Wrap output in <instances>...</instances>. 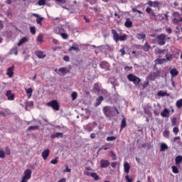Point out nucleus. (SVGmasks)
<instances>
[{"mask_svg":"<svg viewBox=\"0 0 182 182\" xmlns=\"http://www.w3.org/2000/svg\"><path fill=\"white\" fill-rule=\"evenodd\" d=\"M161 117H170V111L167 108H164L161 112Z\"/></svg>","mask_w":182,"mask_h":182,"instance_id":"8","label":"nucleus"},{"mask_svg":"<svg viewBox=\"0 0 182 182\" xmlns=\"http://www.w3.org/2000/svg\"><path fill=\"white\" fill-rule=\"evenodd\" d=\"M147 181L148 182H154V179H151V176H147Z\"/></svg>","mask_w":182,"mask_h":182,"instance_id":"57","label":"nucleus"},{"mask_svg":"<svg viewBox=\"0 0 182 182\" xmlns=\"http://www.w3.org/2000/svg\"><path fill=\"white\" fill-rule=\"evenodd\" d=\"M104 113L107 117H111V116H114V108L111 107H105L103 108Z\"/></svg>","mask_w":182,"mask_h":182,"instance_id":"4","label":"nucleus"},{"mask_svg":"<svg viewBox=\"0 0 182 182\" xmlns=\"http://www.w3.org/2000/svg\"><path fill=\"white\" fill-rule=\"evenodd\" d=\"M151 11H152V9L150 7H148V8L146 9V12L147 14H151Z\"/></svg>","mask_w":182,"mask_h":182,"instance_id":"59","label":"nucleus"},{"mask_svg":"<svg viewBox=\"0 0 182 182\" xmlns=\"http://www.w3.org/2000/svg\"><path fill=\"white\" fill-rule=\"evenodd\" d=\"M170 134V132H168V130H165L163 132V136L164 137H166L168 138V135Z\"/></svg>","mask_w":182,"mask_h":182,"instance_id":"43","label":"nucleus"},{"mask_svg":"<svg viewBox=\"0 0 182 182\" xmlns=\"http://www.w3.org/2000/svg\"><path fill=\"white\" fill-rule=\"evenodd\" d=\"M102 100H103V96H100L97 99V102L95 103V106H99L102 103Z\"/></svg>","mask_w":182,"mask_h":182,"instance_id":"28","label":"nucleus"},{"mask_svg":"<svg viewBox=\"0 0 182 182\" xmlns=\"http://www.w3.org/2000/svg\"><path fill=\"white\" fill-rule=\"evenodd\" d=\"M153 4H154V1H151L150 0L148 1V3L147 4L149 5V6H153Z\"/></svg>","mask_w":182,"mask_h":182,"instance_id":"62","label":"nucleus"},{"mask_svg":"<svg viewBox=\"0 0 182 182\" xmlns=\"http://www.w3.org/2000/svg\"><path fill=\"white\" fill-rule=\"evenodd\" d=\"M171 126H177V118L173 117L171 120Z\"/></svg>","mask_w":182,"mask_h":182,"instance_id":"36","label":"nucleus"},{"mask_svg":"<svg viewBox=\"0 0 182 182\" xmlns=\"http://www.w3.org/2000/svg\"><path fill=\"white\" fill-rule=\"evenodd\" d=\"M71 50H75V52H77L79 50V46H77V44H73V46L70 48V51Z\"/></svg>","mask_w":182,"mask_h":182,"instance_id":"25","label":"nucleus"},{"mask_svg":"<svg viewBox=\"0 0 182 182\" xmlns=\"http://www.w3.org/2000/svg\"><path fill=\"white\" fill-rule=\"evenodd\" d=\"M173 15L174 18H176V19H180V18H182L181 15L178 12H173Z\"/></svg>","mask_w":182,"mask_h":182,"instance_id":"37","label":"nucleus"},{"mask_svg":"<svg viewBox=\"0 0 182 182\" xmlns=\"http://www.w3.org/2000/svg\"><path fill=\"white\" fill-rule=\"evenodd\" d=\"M50 153V151H49V149H45L42 154L41 156L43 159V160H46V159H48V157H49V154Z\"/></svg>","mask_w":182,"mask_h":182,"instance_id":"13","label":"nucleus"},{"mask_svg":"<svg viewBox=\"0 0 182 182\" xmlns=\"http://www.w3.org/2000/svg\"><path fill=\"white\" fill-rule=\"evenodd\" d=\"M156 61H157V63H159V65H161V63H164V62L166 61V59L158 58Z\"/></svg>","mask_w":182,"mask_h":182,"instance_id":"49","label":"nucleus"},{"mask_svg":"<svg viewBox=\"0 0 182 182\" xmlns=\"http://www.w3.org/2000/svg\"><path fill=\"white\" fill-rule=\"evenodd\" d=\"M11 53H14V55H15V56H17L18 55V48L15 47L14 48H12L10 50Z\"/></svg>","mask_w":182,"mask_h":182,"instance_id":"34","label":"nucleus"},{"mask_svg":"<svg viewBox=\"0 0 182 182\" xmlns=\"http://www.w3.org/2000/svg\"><path fill=\"white\" fill-rule=\"evenodd\" d=\"M101 150H109V144H105L104 146L99 149V151Z\"/></svg>","mask_w":182,"mask_h":182,"instance_id":"35","label":"nucleus"},{"mask_svg":"<svg viewBox=\"0 0 182 182\" xmlns=\"http://www.w3.org/2000/svg\"><path fill=\"white\" fill-rule=\"evenodd\" d=\"M136 37L138 38V39H146V34H144V33H138L137 35H136Z\"/></svg>","mask_w":182,"mask_h":182,"instance_id":"32","label":"nucleus"},{"mask_svg":"<svg viewBox=\"0 0 182 182\" xmlns=\"http://www.w3.org/2000/svg\"><path fill=\"white\" fill-rule=\"evenodd\" d=\"M166 150H168V145L167 144L162 142L160 144V151H166Z\"/></svg>","mask_w":182,"mask_h":182,"instance_id":"14","label":"nucleus"},{"mask_svg":"<svg viewBox=\"0 0 182 182\" xmlns=\"http://www.w3.org/2000/svg\"><path fill=\"white\" fill-rule=\"evenodd\" d=\"M15 70V66L12 65L11 67H9L7 68V73L6 75L9 77H13L14 76V71Z\"/></svg>","mask_w":182,"mask_h":182,"instance_id":"7","label":"nucleus"},{"mask_svg":"<svg viewBox=\"0 0 182 182\" xmlns=\"http://www.w3.org/2000/svg\"><path fill=\"white\" fill-rule=\"evenodd\" d=\"M31 177H32V171L26 169L23 173L21 182H28V180H31Z\"/></svg>","mask_w":182,"mask_h":182,"instance_id":"3","label":"nucleus"},{"mask_svg":"<svg viewBox=\"0 0 182 182\" xmlns=\"http://www.w3.org/2000/svg\"><path fill=\"white\" fill-rule=\"evenodd\" d=\"M166 95H167V93L166 92L159 91L158 92V96L163 97V96H166Z\"/></svg>","mask_w":182,"mask_h":182,"instance_id":"46","label":"nucleus"},{"mask_svg":"<svg viewBox=\"0 0 182 182\" xmlns=\"http://www.w3.org/2000/svg\"><path fill=\"white\" fill-rule=\"evenodd\" d=\"M126 119L124 118L122 119V122H121V129H120V132H122V130H123V129H124V127H126Z\"/></svg>","mask_w":182,"mask_h":182,"instance_id":"26","label":"nucleus"},{"mask_svg":"<svg viewBox=\"0 0 182 182\" xmlns=\"http://www.w3.org/2000/svg\"><path fill=\"white\" fill-rule=\"evenodd\" d=\"M60 36L63 38V39H68V38H69V36L66 33H63L60 34Z\"/></svg>","mask_w":182,"mask_h":182,"instance_id":"44","label":"nucleus"},{"mask_svg":"<svg viewBox=\"0 0 182 182\" xmlns=\"http://www.w3.org/2000/svg\"><path fill=\"white\" fill-rule=\"evenodd\" d=\"M37 42H40V43H42V42H43V36L42 35H38V36L37 37Z\"/></svg>","mask_w":182,"mask_h":182,"instance_id":"40","label":"nucleus"},{"mask_svg":"<svg viewBox=\"0 0 182 182\" xmlns=\"http://www.w3.org/2000/svg\"><path fill=\"white\" fill-rule=\"evenodd\" d=\"M100 166L102 168H106L110 166V162H109L107 160L102 159L100 161Z\"/></svg>","mask_w":182,"mask_h":182,"instance_id":"10","label":"nucleus"},{"mask_svg":"<svg viewBox=\"0 0 182 182\" xmlns=\"http://www.w3.org/2000/svg\"><path fill=\"white\" fill-rule=\"evenodd\" d=\"M124 25L126 28H132L133 26V22L130 21V18H127Z\"/></svg>","mask_w":182,"mask_h":182,"instance_id":"20","label":"nucleus"},{"mask_svg":"<svg viewBox=\"0 0 182 182\" xmlns=\"http://www.w3.org/2000/svg\"><path fill=\"white\" fill-rule=\"evenodd\" d=\"M51 164H58V158L50 161Z\"/></svg>","mask_w":182,"mask_h":182,"instance_id":"54","label":"nucleus"},{"mask_svg":"<svg viewBox=\"0 0 182 182\" xmlns=\"http://www.w3.org/2000/svg\"><path fill=\"white\" fill-rule=\"evenodd\" d=\"M30 32L31 33H32V35H35V33H36V29L35 28V27H31Z\"/></svg>","mask_w":182,"mask_h":182,"instance_id":"45","label":"nucleus"},{"mask_svg":"<svg viewBox=\"0 0 182 182\" xmlns=\"http://www.w3.org/2000/svg\"><path fill=\"white\" fill-rule=\"evenodd\" d=\"M126 180L127 182H133V178H131L130 176H129V175H127L125 177Z\"/></svg>","mask_w":182,"mask_h":182,"instance_id":"52","label":"nucleus"},{"mask_svg":"<svg viewBox=\"0 0 182 182\" xmlns=\"http://www.w3.org/2000/svg\"><path fill=\"white\" fill-rule=\"evenodd\" d=\"M111 157H112L113 160H116V154H114V153H113V151H111Z\"/></svg>","mask_w":182,"mask_h":182,"instance_id":"60","label":"nucleus"},{"mask_svg":"<svg viewBox=\"0 0 182 182\" xmlns=\"http://www.w3.org/2000/svg\"><path fill=\"white\" fill-rule=\"evenodd\" d=\"M170 73L172 77H176V76L178 75V70H177V69L176 68H173L172 70H171Z\"/></svg>","mask_w":182,"mask_h":182,"instance_id":"24","label":"nucleus"},{"mask_svg":"<svg viewBox=\"0 0 182 182\" xmlns=\"http://www.w3.org/2000/svg\"><path fill=\"white\" fill-rule=\"evenodd\" d=\"M159 5H160V3H159V1H154L153 3L154 8H159Z\"/></svg>","mask_w":182,"mask_h":182,"instance_id":"51","label":"nucleus"},{"mask_svg":"<svg viewBox=\"0 0 182 182\" xmlns=\"http://www.w3.org/2000/svg\"><path fill=\"white\" fill-rule=\"evenodd\" d=\"M173 22L176 25H178V23H180V22H182V18H173Z\"/></svg>","mask_w":182,"mask_h":182,"instance_id":"33","label":"nucleus"},{"mask_svg":"<svg viewBox=\"0 0 182 182\" xmlns=\"http://www.w3.org/2000/svg\"><path fill=\"white\" fill-rule=\"evenodd\" d=\"M98 48L101 52H107V50H110V46H109V45L100 46Z\"/></svg>","mask_w":182,"mask_h":182,"instance_id":"12","label":"nucleus"},{"mask_svg":"<svg viewBox=\"0 0 182 182\" xmlns=\"http://www.w3.org/2000/svg\"><path fill=\"white\" fill-rule=\"evenodd\" d=\"M26 93L28 95V98L31 99V96H32V93H33V90H32L31 87L29 88H26Z\"/></svg>","mask_w":182,"mask_h":182,"instance_id":"18","label":"nucleus"},{"mask_svg":"<svg viewBox=\"0 0 182 182\" xmlns=\"http://www.w3.org/2000/svg\"><path fill=\"white\" fill-rule=\"evenodd\" d=\"M71 170L72 169L69 168V166H66L64 171H65V173H70Z\"/></svg>","mask_w":182,"mask_h":182,"instance_id":"56","label":"nucleus"},{"mask_svg":"<svg viewBox=\"0 0 182 182\" xmlns=\"http://www.w3.org/2000/svg\"><path fill=\"white\" fill-rule=\"evenodd\" d=\"M124 171L126 173V174H129L130 171V164H129L127 162H124Z\"/></svg>","mask_w":182,"mask_h":182,"instance_id":"17","label":"nucleus"},{"mask_svg":"<svg viewBox=\"0 0 182 182\" xmlns=\"http://www.w3.org/2000/svg\"><path fill=\"white\" fill-rule=\"evenodd\" d=\"M58 72H60V75H66L67 73H69L70 70L63 67V68H59Z\"/></svg>","mask_w":182,"mask_h":182,"instance_id":"16","label":"nucleus"},{"mask_svg":"<svg viewBox=\"0 0 182 182\" xmlns=\"http://www.w3.org/2000/svg\"><path fill=\"white\" fill-rule=\"evenodd\" d=\"M91 177H92V178H94V180H95V181H97V180H99V178H100L97 173H96L95 172H92Z\"/></svg>","mask_w":182,"mask_h":182,"instance_id":"29","label":"nucleus"},{"mask_svg":"<svg viewBox=\"0 0 182 182\" xmlns=\"http://www.w3.org/2000/svg\"><path fill=\"white\" fill-rule=\"evenodd\" d=\"M38 129H39V127H38V126H33V127H29L28 128V130H36Z\"/></svg>","mask_w":182,"mask_h":182,"instance_id":"50","label":"nucleus"},{"mask_svg":"<svg viewBox=\"0 0 182 182\" xmlns=\"http://www.w3.org/2000/svg\"><path fill=\"white\" fill-rule=\"evenodd\" d=\"M100 66L102 69H109V68H110V64L106 61H102L100 63Z\"/></svg>","mask_w":182,"mask_h":182,"instance_id":"15","label":"nucleus"},{"mask_svg":"<svg viewBox=\"0 0 182 182\" xmlns=\"http://www.w3.org/2000/svg\"><path fill=\"white\" fill-rule=\"evenodd\" d=\"M71 97H72V100H75L76 99V97H77V92H73L71 94Z\"/></svg>","mask_w":182,"mask_h":182,"instance_id":"41","label":"nucleus"},{"mask_svg":"<svg viewBox=\"0 0 182 182\" xmlns=\"http://www.w3.org/2000/svg\"><path fill=\"white\" fill-rule=\"evenodd\" d=\"M166 36L164 34H160L157 36L156 39L159 45L163 46V45L166 44Z\"/></svg>","mask_w":182,"mask_h":182,"instance_id":"6","label":"nucleus"},{"mask_svg":"<svg viewBox=\"0 0 182 182\" xmlns=\"http://www.w3.org/2000/svg\"><path fill=\"white\" fill-rule=\"evenodd\" d=\"M6 96L7 97L8 100H15V95L12 94L11 90L6 91Z\"/></svg>","mask_w":182,"mask_h":182,"instance_id":"9","label":"nucleus"},{"mask_svg":"<svg viewBox=\"0 0 182 182\" xmlns=\"http://www.w3.org/2000/svg\"><path fill=\"white\" fill-rule=\"evenodd\" d=\"M127 78L129 82H133L134 85H139L140 82H141V79L140 77L134 75V74H129L127 76Z\"/></svg>","mask_w":182,"mask_h":182,"instance_id":"2","label":"nucleus"},{"mask_svg":"<svg viewBox=\"0 0 182 182\" xmlns=\"http://www.w3.org/2000/svg\"><path fill=\"white\" fill-rule=\"evenodd\" d=\"M116 136H107V141H113L116 140Z\"/></svg>","mask_w":182,"mask_h":182,"instance_id":"42","label":"nucleus"},{"mask_svg":"<svg viewBox=\"0 0 182 182\" xmlns=\"http://www.w3.org/2000/svg\"><path fill=\"white\" fill-rule=\"evenodd\" d=\"M26 42H28V37H23L18 41V43H17V46H21V45H23V43H26Z\"/></svg>","mask_w":182,"mask_h":182,"instance_id":"19","label":"nucleus"},{"mask_svg":"<svg viewBox=\"0 0 182 182\" xmlns=\"http://www.w3.org/2000/svg\"><path fill=\"white\" fill-rule=\"evenodd\" d=\"M37 4L39 6H43L46 4V0H39Z\"/></svg>","mask_w":182,"mask_h":182,"instance_id":"39","label":"nucleus"},{"mask_svg":"<svg viewBox=\"0 0 182 182\" xmlns=\"http://www.w3.org/2000/svg\"><path fill=\"white\" fill-rule=\"evenodd\" d=\"M142 49H143V50H144V52H148L149 49H150V46L149 45L148 43H145Z\"/></svg>","mask_w":182,"mask_h":182,"instance_id":"31","label":"nucleus"},{"mask_svg":"<svg viewBox=\"0 0 182 182\" xmlns=\"http://www.w3.org/2000/svg\"><path fill=\"white\" fill-rule=\"evenodd\" d=\"M119 52L122 55V56H124V55L126 54V50H124V47H123L122 48H121L119 50Z\"/></svg>","mask_w":182,"mask_h":182,"instance_id":"48","label":"nucleus"},{"mask_svg":"<svg viewBox=\"0 0 182 182\" xmlns=\"http://www.w3.org/2000/svg\"><path fill=\"white\" fill-rule=\"evenodd\" d=\"M111 32L112 33L113 40L114 41V42H116V43H117V42H119V41H120L121 42L127 41V35L121 34L119 36V33H117V31H116V30H114V29H112Z\"/></svg>","mask_w":182,"mask_h":182,"instance_id":"1","label":"nucleus"},{"mask_svg":"<svg viewBox=\"0 0 182 182\" xmlns=\"http://www.w3.org/2000/svg\"><path fill=\"white\" fill-rule=\"evenodd\" d=\"M6 154H7L8 156H9V154H11V150L9 149V147L6 148Z\"/></svg>","mask_w":182,"mask_h":182,"instance_id":"58","label":"nucleus"},{"mask_svg":"<svg viewBox=\"0 0 182 182\" xmlns=\"http://www.w3.org/2000/svg\"><path fill=\"white\" fill-rule=\"evenodd\" d=\"M47 106L50 107H53V110H56L57 112L59 110V104L56 100H53L47 103Z\"/></svg>","mask_w":182,"mask_h":182,"instance_id":"5","label":"nucleus"},{"mask_svg":"<svg viewBox=\"0 0 182 182\" xmlns=\"http://www.w3.org/2000/svg\"><path fill=\"white\" fill-rule=\"evenodd\" d=\"M0 159H5V151L0 150Z\"/></svg>","mask_w":182,"mask_h":182,"instance_id":"47","label":"nucleus"},{"mask_svg":"<svg viewBox=\"0 0 182 182\" xmlns=\"http://www.w3.org/2000/svg\"><path fill=\"white\" fill-rule=\"evenodd\" d=\"M59 137H63V133L57 132L55 134L51 135V139H59Z\"/></svg>","mask_w":182,"mask_h":182,"instance_id":"23","label":"nucleus"},{"mask_svg":"<svg viewBox=\"0 0 182 182\" xmlns=\"http://www.w3.org/2000/svg\"><path fill=\"white\" fill-rule=\"evenodd\" d=\"M42 21H43V17H37L36 23L38 25H42Z\"/></svg>","mask_w":182,"mask_h":182,"instance_id":"38","label":"nucleus"},{"mask_svg":"<svg viewBox=\"0 0 182 182\" xmlns=\"http://www.w3.org/2000/svg\"><path fill=\"white\" fill-rule=\"evenodd\" d=\"M55 33L62 35V33H63V32H65V29H63V28H62V27L58 26L55 28Z\"/></svg>","mask_w":182,"mask_h":182,"instance_id":"22","label":"nucleus"},{"mask_svg":"<svg viewBox=\"0 0 182 182\" xmlns=\"http://www.w3.org/2000/svg\"><path fill=\"white\" fill-rule=\"evenodd\" d=\"M176 106L178 107V109L182 108V99H180L176 102Z\"/></svg>","mask_w":182,"mask_h":182,"instance_id":"27","label":"nucleus"},{"mask_svg":"<svg viewBox=\"0 0 182 182\" xmlns=\"http://www.w3.org/2000/svg\"><path fill=\"white\" fill-rule=\"evenodd\" d=\"M166 32H167L168 33H171V32H172V31H171V28H166Z\"/></svg>","mask_w":182,"mask_h":182,"instance_id":"64","label":"nucleus"},{"mask_svg":"<svg viewBox=\"0 0 182 182\" xmlns=\"http://www.w3.org/2000/svg\"><path fill=\"white\" fill-rule=\"evenodd\" d=\"M36 55L38 58V59H44V58H46V54L43 53V51H36Z\"/></svg>","mask_w":182,"mask_h":182,"instance_id":"11","label":"nucleus"},{"mask_svg":"<svg viewBox=\"0 0 182 182\" xmlns=\"http://www.w3.org/2000/svg\"><path fill=\"white\" fill-rule=\"evenodd\" d=\"M182 162V156H177L175 158V163L176 166H180V164Z\"/></svg>","mask_w":182,"mask_h":182,"instance_id":"21","label":"nucleus"},{"mask_svg":"<svg viewBox=\"0 0 182 182\" xmlns=\"http://www.w3.org/2000/svg\"><path fill=\"white\" fill-rule=\"evenodd\" d=\"M112 167H113L114 168V167H116L117 166V162H112L111 164Z\"/></svg>","mask_w":182,"mask_h":182,"instance_id":"63","label":"nucleus"},{"mask_svg":"<svg viewBox=\"0 0 182 182\" xmlns=\"http://www.w3.org/2000/svg\"><path fill=\"white\" fill-rule=\"evenodd\" d=\"M84 174L85 176H92V172H89L87 171H84Z\"/></svg>","mask_w":182,"mask_h":182,"instance_id":"55","label":"nucleus"},{"mask_svg":"<svg viewBox=\"0 0 182 182\" xmlns=\"http://www.w3.org/2000/svg\"><path fill=\"white\" fill-rule=\"evenodd\" d=\"M171 168H172V172L174 173V174H178L179 171H178V168H177V166H172Z\"/></svg>","mask_w":182,"mask_h":182,"instance_id":"30","label":"nucleus"},{"mask_svg":"<svg viewBox=\"0 0 182 182\" xmlns=\"http://www.w3.org/2000/svg\"><path fill=\"white\" fill-rule=\"evenodd\" d=\"M63 60H65V62H69V56L68 55L64 56Z\"/></svg>","mask_w":182,"mask_h":182,"instance_id":"61","label":"nucleus"},{"mask_svg":"<svg viewBox=\"0 0 182 182\" xmlns=\"http://www.w3.org/2000/svg\"><path fill=\"white\" fill-rule=\"evenodd\" d=\"M173 132L174 134H178V127H175L173 129Z\"/></svg>","mask_w":182,"mask_h":182,"instance_id":"53","label":"nucleus"}]
</instances>
